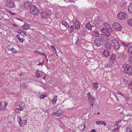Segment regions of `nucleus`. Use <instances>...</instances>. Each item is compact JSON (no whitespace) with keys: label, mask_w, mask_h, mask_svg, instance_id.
<instances>
[{"label":"nucleus","mask_w":132,"mask_h":132,"mask_svg":"<svg viewBox=\"0 0 132 132\" xmlns=\"http://www.w3.org/2000/svg\"><path fill=\"white\" fill-rule=\"evenodd\" d=\"M16 38L18 39H19V38H20V36L18 34H17L16 35Z\"/></svg>","instance_id":"obj_54"},{"label":"nucleus","mask_w":132,"mask_h":132,"mask_svg":"<svg viewBox=\"0 0 132 132\" xmlns=\"http://www.w3.org/2000/svg\"><path fill=\"white\" fill-rule=\"evenodd\" d=\"M62 25H64L66 27L68 28L69 27V25L67 22L65 21H62Z\"/></svg>","instance_id":"obj_21"},{"label":"nucleus","mask_w":132,"mask_h":132,"mask_svg":"<svg viewBox=\"0 0 132 132\" xmlns=\"http://www.w3.org/2000/svg\"><path fill=\"white\" fill-rule=\"evenodd\" d=\"M93 85L95 89H96L98 88V84L97 83H93Z\"/></svg>","instance_id":"obj_35"},{"label":"nucleus","mask_w":132,"mask_h":132,"mask_svg":"<svg viewBox=\"0 0 132 132\" xmlns=\"http://www.w3.org/2000/svg\"><path fill=\"white\" fill-rule=\"evenodd\" d=\"M49 14H47L46 12L42 13L40 14V16L41 18L43 19H47L48 17V15Z\"/></svg>","instance_id":"obj_11"},{"label":"nucleus","mask_w":132,"mask_h":132,"mask_svg":"<svg viewBox=\"0 0 132 132\" xmlns=\"http://www.w3.org/2000/svg\"><path fill=\"white\" fill-rule=\"evenodd\" d=\"M94 26L90 24V22H88L85 25V27L88 30H92V27H94Z\"/></svg>","instance_id":"obj_15"},{"label":"nucleus","mask_w":132,"mask_h":132,"mask_svg":"<svg viewBox=\"0 0 132 132\" xmlns=\"http://www.w3.org/2000/svg\"><path fill=\"white\" fill-rule=\"evenodd\" d=\"M125 56L123 53H120L118 54V57L119 59H122L124 58Z\"/></svg>","instance_id":"obj_29"},{"label":"nucleus","mask_w":132,"mask_h":132,"mask_svg":"<svg viewBox=\"0 0 132 132\" xmlns=\"http://www.w3.org/2000/svg\"><path fill=\"white\" fill-rule=\"evenodd\" d=\"M91 132H96V130L94 129H92L91 131Z\"/></svg>","instance_id":"obj_59"},{"label":"nucleus","mask_w":132,"mask_h":132,"mask_svg":"<svg viewBox=\"0 0 132 132\" xmlns=\"http://www.w3.org/2000/svg\"><path fill=\"white\" fill-rule=\"evenodd\" d=\"M117 93L118 94L122 96L124 98H125V96L122 94L121 92L120 91H118Z\"/></svg>","instance_id":"obj_38"},{"label":"nucleus","mask_w":132,"mask_h":132,"mask_svg":"<svg viewBox=\"0 0 132 132\" xmlns=\"http://www.w3.org/2000/svg\"><path fill=\"white\" fill-rule=\"evenodd\" d=\"M110 59L111 60H114L115 59V56L113 54L111 55L110 57Z\"/></svg>","instance_id":"obj_37"},{"label":"nucleus","mask_w":132,"mask_h":132,"mask_svg":"<svg viewBox=\"0 0 132 132\" xmlns=\"http://www.w3.org/2000/svg\"><path fill=\"white\" fill-rule=\"evenodd\" d=\"M34 52L37 54H39L40 53L39 52H38L37 51H35Z\"/></svg>","instance_id":"obj_60"},{"label":"nucleus","mask_w":132,"mask_h":132,"mask_svg":"<svg viewBox=\"0 0 132 132\" xmlns=\"http://www.w3.org/2000/svg\"><path fill=\"white\" fill-rule=\"evenodd\" d=\"M117 129H113V130H112V132H114Z\"/></svg>","instance_id":"obj_63"},{"label":"nucleus","mask_w":132,"mask_h":132,"mask_svg":"<svg viewBox=\"0 0 132 132\" xmlns=\"http://www.w3.org/2000/svg\"><path fill=\"white\" fill-rule=\"evenodd\" d=\"M112 42L113 44V46L116 50L119 49L120 46V44L118 41L116 39L112 40Z\"/></svg>","instance_id":"obj_5"},{"label":"nucleus","mask_w":132,"mask_h":132,"mask_svg":"<svg viewBox=\"0 0 132 132\" xmlns=\"http://www.w3.org/2000/svg\"><path fill=\"white\" fill-rule=\"evenodd\" d=\"M23 39H22L21 38H20L19 39H18V40L21 42L22 43L23 42Z\"/></svg>","instance_id":"obj_49"},{"label":"nucleus","mask_w":132,"mask_h":132,"mask_svg":"<svg viewBox=\"0 0 132 132\" xmlns=\"http://www.w3.org/2000/svg\"><path fill=\"white\" fill-rule=\"evenodd\" d=\"M17 120L19 124L20 125V123H21L22 121L21 117H17Z\"/></svg>","instance_id":"obj_34"},{"label":"nucleus","mask_w":132,"mask_h":132,"mask_svg":"<svg viewBox=\"0 0 132 132\" xmlns=\"http://www.w3.org/2000/svg\"><path fill=\"white\" fill-rule=\"evenodd\" d=\"M127 4V3L126 2H124L121 3L120 5V6L121 7L122 9H125L127 8L126 6V5Z\"/></svg>","instance_id":"obj_25"},{"label":"nucleus","mask_w":132,"mask_h":132,"mask_svg":"<svg viewBox=\"0 0 132 132\" xmlns=\"http://www.w3.org/2000/svg\"><path fill=\"white\" fill-rule=\"evenodd\" d=\"M122 44L123 45H124V46H125V43H124L123 42H122Z\"/></svg>","instance_id":"obj_64"},{"label":"nucleus","mask_w":132,"mask_h":132,"mask_svg":"<svg viewBox=\"0 0 132 132\" xmlns=\"http://www.w3.org/2000/svg\"><path fill=\"white\" fill-rule=\"evenodd\" d=\"M24 31L23 30V31H22L21 32V33L20 34L22 35H24Z\"/></svg>","instance_id":"obj_55"},{"label":"nucleus","mask_w":132,"mask_h":132,"mask_svg":"<svg viewBox=\"0 0 132 132\" xmlns=\"http://www.w3.org/2000/svg\"><path fill=\"white\" fill-rule=\"evenodd\" d=\"M31 13L33 15H36L39 12V10L35 5H32L31 6L30 9Z\"/></svg>","instance_id":"obj_2"},{"label":"nucleus","mask_w":132,"mask_h":132,"mask_svg":"<svg viewBox=\"0 0 132 132\" xmlns=\"http://www.w3.org/2000/svg\"><path fill=\"white\" fill-rule=\"evenodd\" d=\"M104 46L106 49L110 50L111 47V44L110 43L106 42L105 43Z\"/></svg>","instance_id":"obj_16"},{"label":"nucleus","mask_w":132,"mask_h":132,"mask_svg":"<svg viewBox=\"0 0 132 132\" xmlns=\"http://www.w3.org/2000/svg\"><path fill=\"white\" fill-rule=\"evenodd\" d=\"M12 25L14 26H15V27H17V25L16 24H14L13 23H12Z\"/></svg>","instance_id":"obj_58"},{"label":"nucleus","mask_w":132,"mask_h":132,"mask_svg":"<svg viewBox=\"0 0 132 132\" xmlns=\"http://www.w3.org/2000/svg\"><path fill=\"white\" fill-rule=\"evenodd\" d=\"M87 95L88 96L87 98H89V97L90 96H93L92 95H91L90 94V93L89 92H88L87 94Z\"/></svg>","instance_id":"obj_50"},{"label":"nucleus","mask_w":132,"mask_h":132,"mask_svg":"<svg viewBox=\"0 0 132 132\" xmlns=\"http://www.w3.org/2000/svg\"><path fill=\"white\" fill-rule=\"evenodd\" d=\"M128 11L130 13H132V3H130L128 6Z\"/></svg>","instance_id":"obj_23"},{"label":"nucleus","mask_w":132,"mask_h":132,"mask_svg":"<svg viewBox=\"0 0 132 132\" xmlns=\"http://www.w3.org/2000/svg\"><path fill=\"white\" fill-rule=\"evenodd\" d=\"M27 120H24L22 121L21 123H20V125L21 126L25 125L27 123Z\"/></svg>","instance_id":"obj_28"},{"label":"nucleus","mask_w":132,"mask_h":132,"mask_svg":"<svg viewBox=\"0 0 132 132\" xmlns=\"http://www.w3.org/2000/svg\"><path fill=\"white\" fill-rule=\"evenodd\" d=\"M105 33L108 36H109L110 35V34L109 32L107 31V30L105 32Z\"/></svg>","instance_id":"obj_48"},{"label":"nucleus","mask_w":132,"mask_h":132,"mask_svg":"<svg viewBox=\"0 0 132 132\" xmlns=\"http://www.w3.org/2000/svg\"><path fill=\"white\" fill-rule=\"evenodd\" d=\"M7 49L8 51H11L12 48H11V47H10L9 46H8L7 47Z\"/></svg>","instance_id":"obj_44"},{"label":"nucleus","mask_w":132,"mask_h":132,"mask_svg":"<svg viewBox=\"0 0 132 132\" xmlns=\"http://www.w3.org/2000/svg\"><path fill=\"white\" fill-rule=\"evenodd\" d=\"M92 35L95 37H97L99 36V33L97 31H94L92 32Z\"/></svg>","instance_id":"obj_24"},{"label":"nucleus","mask_w":132,"mask_h":132,"mask_svg":"<svg viewBox=\"0 0 132 132\" xmlns=\"http://www.w3.org/2000/svg\"><path fill=\"white\" fill-rule=\"evenodd\" d=\"M7 105V104L5 102H2V103L0 102V110L2 111L5 109Z\"/></svg>","instance_id":"obj_13"},{"label":"nucleus","mask_w":132,"mask_h":132,"mask_svg":"<svg viewBox=\"0 0 132 132\" xmlns=\"http://www.w3.org/2000/svg\"><path fill=\"white\" fill-rule=\"evenodd\" d=\"M129 98L127 97H126L125 98V100L126 101H128V100H129Z\"/></svg>","instance_id":"obj_61"},{"label":"nucleus","mask_w":132,"mask_h":132,"mask_svg":"<svg viewBox=\"0 0 132 132\" xmlns=\"http://www.w3.org/2000/svg\"><path fill=\"white\" fill-rule=\"evenodd\" d=\"M94 23L95 26L97 27H100L102 25L99 16L95 18Z\"/></svg>","instance_id":"obj_6"},{"label":"nucleus","mask_w":132,"mask_h":132,"mask_svg":"<svg viewBox=\"0 0 132 132\" xmlns=\"http://www.w3.org/2000/svg\"><path fill=\"white\" fill-rule=\"evenodd\" d=\"M90 105L92 106H93V104L95 101V98L93 96H90L88 98Z\"/></svg>","instance_id":"obj_10"},{"label":"nucleus","mask_w":132,"mask_h":132,"mask_svg":"<svg viewBox=\"0 0 132 132\" xmlns=\"http://www.w3.org/2000/svg\"><path fill=\"white\" fill-rule=\"evenodd\" d=\"M101 30L103 33H105V32L107 30L105 28H102L101 29Z\"/></svg>","instance_id":"obj_41"},{"label":"nucleus","mask_w":132,"mask_h":132,"mask_svg":"<svg viewBox=\"0 0 132 132\" xmlns=\"http://www.w3.org/2000/svg\"><path fill=\"white\" fill-rule=\"evenodd\" d=\"M74 26L77 29H79L80 28V24L79 22L78 21H77L74 24Z\"/></svg>","instance_id":"obj_19"},{"label":"nucleus","mask_w":132,"mask_h":132,"mask_svg":"<svg viewBox=\"0 0 132 132\" xmlns=\"http://www.w3.org/2000/svg\"><path fill=\"white\" fill-rule=\"evenodd\" d=\"M103 41L100 38H96L93 43V45L97 47H100L102 45Z\"/></svg>","instance_id":"obj_4"},{"label":"nucleus","mask_w":132,"mask_h":132,"mask_svg":"<svg viewBox=\"0 0 132 132\" xmlns=\"http://www.w3.org/2000/svg\"><path fill=\"white\" fill-rule=\"evenodd\" d=\"M103 54L105 56L107 57L109 55V52L107 50H105L103 52Z\"/></svg>","instance_id":"obj_26"},{"label":"nucleus","mask_w":132,"mask_h":132,"mask_svg":"<svg viewBox=\"0 0 132 132\" xmlns=\"http://www.w3.org/2000/svg\"><path fill=\"white\" fill-rule=\"evenodd\" d=\"M20 86L21 88L22 87L24 89L28 87V86L27 85L24 84L21 85Z\"/></svg>","instance_id":"obj_33"},{"label":"nucleus","mask_w":132,"mask_h":132,"mask_svg":"<svg viewBox=\"0 0 132 132\" xmlns=\"http://www.w3.org/2000/svg\"><path fill=\"white\" fill-rule=\"evenodd\" d=\"M128 51L129 53L132 54V46H130L128 47Z\"/></svg>","instance_id":"obj_30"},{"label":"nucleus","mask_w":132,"mask_h":132,"mask_svg":"<svg viewBox=\"0 0 132 132\" xmlns=\"http://www.w3.org/2000/svg\"><path fill=\"white\" fill-rule=\"evenodd\" d=\"M5 6L13 8L15 7V5L14 2L11 0H7Z\"/></svg>","instance_id":"obj_8"},{"label":"nucleus","mask_w":132,"mask_h":132,"mask_svg":"<svg viewBox=\"0 0 132 132\" xmlns=\"http://www.w3.org/2000/svg\"><path fill=\"white\" fill-rule=\"evenodd\" d=\"M46 96L44 95H41L40 96V98L41 99H43Z\"/></svg>","instance_id":"obj_46"},{"label":"nucleus","mask_w":132,"mask_h":132,"mask_svg":"<svg viewBox=\"0 0 132 132\" xmlns=\"http://www.w3.org/2000/svg\"><path fill=\"white\" fill-rule=\"evenodd\" d=\"M80 40L78 38V37L77 39L76 42L75 43L77 46H78L79 45V43L80 42Z\"/></svg>","instance_id":"obj_36"},{"label":"nucleus","mask_w":132,"mask_h":132,"mask_svg":"<svg viewBox=\"0 0 132 132\" xmlns=\"http://www.w3.org/2000/svg\"><path fill=\"white\" fill-rule=\"evenodd\" d=\"M126 14L125 12H120L118 14L117 17L119 19L123 20L126 18Z\"/></svg>","instance_id":"obj_7"},{"label":"nucleus","mask_w":132,"mask_h":132,"mask_svg":"<svg viewBox=\"0 0 132 132\" xmlns=\"http://www.w3.org/2000/svg\"><path fill=\"white\" fill-rule=\"evenodd\" d=\"M130 85L132 86V81H131V82L130 84L129 85V86L130 87Z\"/></svg>","instance_id":"obj_62"},{"label":"nucleus","mask_w":132,"mask_h":132,"mask_svg":"<svg viewBox=\"0 0 132 132\" xmlns=\"http://www.w3.org/2000/svg\"><path fill=\"white\" fill-rule=\"evenodd\" d=\"M95 122L96 123L97 125L102 124L104 125L105 126L106 124V123L105 122L102 120L96 121Z\"/></svg>","instance_id":"obj_20"},{"label":"nucleus","mask_w":132,"mask_h":132,"mask_svg":"<svg viewBox=\"0 0 132 132\" xmlns=\"http://www.w3.org/2000/svg\"><path fill=\"white\" fill-rule=\"evenodd\" d=\"M62 114V111L61 109H58L57 111L53 113L52 115L54 116L58 117L61 116Z\"/></svg>","instance_id":"obj_9"},{"label":"nucleus","mask_w":132,"mask_h":132,"mask_svg":"<svg viewBox=\"0 0 132 132\" xmlns=\"http://www.w3.org/2000/svg\"><path fill=\"white\" fill-rule=\"evenodd\" d=\"M74 31V28L73 26L71 25L70 26L69 30V32L70 33L73 32Z\"/></svg>","instance_id":"obj_22"},{"label":"nucleus","mask_w":132,"mask_h":132,"mask_svg":"<svg viewBox=\"0 0 132 132\" xmlns=\"http://www.w3.org/2000/svg\"><path fill=\"white\" fill-rule=\"evenodd\" d=\"M113 27L115 30L120 31L122 29L121 25L118 22H114L112 24Z\"/></svg>","instance_id":"obj_3"},{"label":"nucleus","mask_w":132,"mask_h":132,"mask_svg":"<svg viewBox=\"0 0 132 132\" xmlns=\"http://www.w3.org/2000/svg\"><path fill=\"white\" fill-rule=\"evenodd\" d=\"M43 61H42L41 62H38V63L37 64L38 65H43Z\"/></svg>","instance_id":"obj_47"},{"label":"nucleus","mask_w":132,"mask_h":132,"mask_svg":"<svg viewBox=\"0 0 132 132\" xmlns=\"http://www.w3.org/2000/svg\"><path fill=\"white\" fill-rule=\"evenodd\" d=\"M55 97L54 98V99L52 100V103L53 104H55L56 103V101L57 100V96L56 95L55 96Z\"/></svg>","instance_id":"obj_31"},{"label":"nucleus","mask_w":132,"mask_h":132,"mask_svg":"<svg viewBox=\"0 0 132 132\" xmlns=\"http://www.w3.org/2000/svg\"><path fill=\"white\" fill-rule=\"evenodd\" d=\"M46 12L47 14H49L48 15V17L50 16V15L52 14V12L50 10H49L48 9L46 11Z\"/></svg>","instance_id":"obj_32"},{"label":"nucleus","mask_w":132,"mask_h":132,"mask_svg":"<svg viewBox=\"0 0 132 132\" xmlns=\"http://www.w3.org/2000/svg\"><path fill=\"white\" fill-rule=\"evenodd\" d=\"M19 108H16L15 110V111L17 113H20V111H19Z\"/></svg>","instance_id":"obj_40"},{"label":"nucleus","mask_w":132,"mask_h":132,"mask_svg":"<svg viewBox=\"0 0 132 132\" xmlns=\"http://www.w3.org/2000/svg\"><path fill=\"white\" fill-rule=\"evenodd\" d=\"M121 82H123V84H126L127 83V81L126 79H123L121 81Z\"/></svg>","instance_id":"obj_39"},{"label":"nucleus","mask_w":132,"mask_h":132,"mask_svg":"<svg viewBox=\"0 0 132 132\" xmlns=\"http://www.w3.org/2000/svg\"><path fill=\"white\" fill-rule=\"evenodd\" d=\"M122 67L124 68V71L125 73L128 75H132V67L127 64L123 65Z\"/></svg>","instance_id":"obj_1"},{"label":"nucleus","mask_w":132,"mask_h":132,"mask_svg":"<svg viewBox=\"0 0 132 132\" xmlns=\"http://www.w3.org/2000/svg\"><path fill=\"white\" fill-rule=\"evenodd\" d=\"M127 132H130V128H126Z\"/></svg>","instance_id":"obj_51"},{"label":"nucleus","mask_w":132,"mask_h":132,"mask_svg":"<svg viewBox=\"0 0 132 132\" xmlns=\"http://www.w3.org/2000/svg\"><path fill=\"white\" fill-rule=\"evenodd\" d=\"M16 32L20 34L21 33L22 31H23V30H22L20 29H17L16 30Z\"/></svg>","instance_id":"obj_43"},{"label":"nucleus","mask_w":132,"mask_h":132,"mask_svg":"<svg viewBox=\"0 0 132 132\" xmlns=\"http://www.w3.org/2000/svg\"><path fill=\"white\" fill-rule=\"evenodd\" d=\"M42 72L38 71H36L35 72V76L37 78H39L41 76L40 74Z\"/></svg>","instance_id":"obj_18"},{"label":"nucleus","mask_w":132,"mask_h":132,"mask_svg":"<svg viewBox=\"0 0 132 132\" xmlns=\"http://www.w3.org/2000/svg\"><path fill=\"white\" fill-rule=\"evenodd\" d=\"M30 27L29 25L27 23H24V25L22 26V28L25 30L30 29Z\"/></svg>","instance_id":"obj_17"},{"label":"nucleus","mask_w":132,"mask_h":132,"mask_svg":"<svg viewBox=\"0 0 132 132\" xmlns=\"http://www.w3.org/2000/svg\"><path fill=\"white\" fill-rule=\"evenodd\" d=\"M52 48L53 49V50H54L55 51V53H56V51L55 48L53 46H52Z\"/></svg>","instance_id":"obj_52"},{"label":"nucleus","mask_w":132,"mask_h":132,"mask_svg":"<svg viewBox=\"0 0 132 132\" xmlns=\"http://www.w3.org/2000/svg\"><path fill=\"white\" fill-rule=\"evenodd\" d=\"M40 54L41 55H42L43 56H45L46 57V55L44 53H40Z\"/></svg>","instance_id":"obj_56"},{"label":"nucleus","mask_w":132,"mask_h":132,"mask_svg":"<svg viewBox=\"0 0 132 132\" xmlns=\"http://www.w3.org/2000/svg\"><path fill=\"white\" fill-rule=\"evenodd\" d=\"M31 3L29 1H25L24 3V7L26 8H28L31 5Z\"/></svg>","instance_id":"obj_14"},{"label":"nucleus","mask_w":132,"mask_h":132,"mask_svg":"<svg viewBox=\"0 0 132 132\" xmlns=\"http://www.w3.org/2000/svg\"><path fill=\"white\" fill-rule=\"evenodd\" d=\"M104 25L106 27L107 29L109 32H113V30L110 27L109 24L106 23L104 22Z\"/></svg>","instance_id":"obj_12"},{"label":"nucleus","mask_w":132,"mask_h":132,"mask_svg":"<svg viewBox=\"0 0 132 132\" xmlns=\"http://www.w3.org/2000/svg\"><path fill=\"white\" fill-rule=\"evenodd\" d=\"M129 44H126L125 43V46L127 47L128 46H129Z\"/></svg>","instance_id":"obj_57"},{"label":"nucleus","mask_w":132,"mask_h":132,"mask_svg":"<svg viewBox=\"0 0 132 132\" xmlns=\"http://www.w3.org/2000/svg\"><path fill=\"white\" fill-rule=\"evenodd\" d=\"M18 108H19V110L20 111H22L23 110V108L21 107L20 105H19Z\"/></svg>","instance_id":"obj_45"},{"label":"nucleus","mask_w":132,"mask_h":132,"mask_svg":"<svg viewBox=\"0 0 132 132\" xmlns=\"http://www.w3.org/2000/svg\"><path fill=\"white\" fill-rule=\"evenodd\" d=\"M11 51L13 53H15L17 51L13 47L12 48Z\"/></svg>","instance_id":"obj_42"},{"label":"nucleus","mask_w":132,"mask_h":132,"mask_svg":"<svg viewBox=\"0 0 132 132\" xmlns=\"http://www.w3.org/2000/svg\"><path fill=\"white\" fill-rule=\"evenodd\" d=\"M127 23L129 25L132 26V19H130L127 20Z\"/></svg>","instance_id":"obj_27"},{"label":"nucleus","mask_w":132,"mask_h":132,"mask_svg":"<svg viewBox=\"0 0 132 132\" xmlns=\"http://www.w3.org/2000/svg\"><path fill=\"white\" fill-rule=\"evenodd\" d=\"M129 60L131 63H132V56H131Z\"/></svg>","instance_id":"obj_53"}]
</instances>
